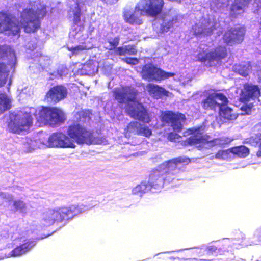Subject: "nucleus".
I'll return each mask as SVG.
<instances>
[{"label": "nucleus", "mask_w": 261, "mask_h": 261, "mask_svg": "<svg viewBox=\"0 0 261 261\" xmlns=\"http://www.w3.org/2000/svg\"><path fill=\"white\" fill-rule=\"evenodd\" d=\"M20 12L18 23H15L11 16L4 12H0V32L6 34L17 35L20 31V26L27 33L34 32L40 28V20L45 15L46 7L40 1L29 2L24 5L22 11Z\"/></svg>", "instance_id": "obj_1"}, {"label": "nucleus", "mask_w": 261, "mask_h": 261, "mask_svg": "<svg viewBox=\"0 0 261 261\" xmlns=\"http://www.w3.org/2000/svg\"><path fill=\"white\" fill-rule=\"evenodd\" d=\"M67 133L70 137L62 133H53L43 144L50 148H74V142L78 144L97 143L93 133L80 123L69 126Z\"/></svg>", "instance_id": "obj_2"}, {"label": "nucleus", "mask_w": 261, "mask_h": 261, "mask_svg": "<svg viewBox=\"0 0 261 261\" xmlns=\"http://www.w3.org/2000/svg\"><path fill=\"white\" fill-rule=\"evenodd\" d=\"M189 158L180 156L165 161L160 165L150 175L147 186L152 192L161 190L164 182L170 183L175 179L180 172V164H188Z\"/></svg>", "instance_id": "obj_3"}, {"label": "nucleus", "mask_w": 261, "mask_h": 261, "mask_svg": "<svg viewBox=\"0 0 261 261\" xmlns=\"http://www.w3.org/2000/svg\"><path fill=\"white\" fill-rule=\"evenodd\" d=\"M113 95L118 103L133 102L128 103L126 108V111L131 117L144 123L150 121L146 109L142 104L135 101L137 91L135 88L129 86L117 88L114 90Z\"/></svg>", "instance_id": "obj_4"}, {"label": "nucleus", "mask_w": 261, "mask_h": 261, "mask_svg": "<svg viewBox=\"0 0 261 261\" xmlns=\"http://www.w3.org/2000/svg\"><path fill=\"white\" fill-rule=\"evenodd\" d=\"M35 111L34 108H31L29 112L25 111L11 113L8 125L9 131L16 134L26 132L32 123V113L34 115Z\"/></svg>", "instance_id": "obj_5"}, {"label": "nucleus", "mask_w": 261, "mask_h": 261, "mask_svg": "<svg viewBox=\"0 0 261 261\" xmlns=\"http://www.w3.org/2000/svg\"><path fill=\"white\" fill-rule=\"evenodd\" d=\"M217 15H207L198 20L192 27L194 34L196 36H210L216 33L220 36L222 33V29L218 21Z\"/></svg>", "instance_id": "obj_6"}, {"label": "nucleus", "mask_w": 261, "mask_h": 261, "mask_svg": "<svg viewBox=\"0 0 261 261\" xmlns=\"http://www.w3.org/2000/svg\"><path fill=\"white\" fill-rule=\"evenodd\" d=\"M16 63L14 50L9 46H0V87L6 84L8 72L14 71Z\"/></svg>", "instance_id": "obj_7"}, {"label": "nucleus", "mask_w": 261, "mask_h": 261, "mask_svg": "<svg viewBox=\"0 0 261 261\" xmlns=\"http://www.w3.org/2000/svg\"><path fill=\"white\" fill-rule=\"evenodd\" d=\"M225 46L220 45L215 49L209 50L204 44H201L197 58L205 66L213 67L220 64L221 60L227 56Z\"/></svg>", "instance_id": "obj_8"}, {"label": "nucleus", "mask_w": 261, "mask_h": 261, "mask_svg": "<svg viewBox=\"0 0 261 261\" xmlns=\"http://www.w3.org/2000/svg\"><path fill=\"white\" fill-rule=\"evenodd\" d=\"M38 115V121L51 126L62 122L64 120L63 112L57 108L43 107Z\"/></svg>", "instance_id": "obj_9"}, {"label": "nucleus", "mask_w": 261, "mask_h": 261, "mask_svg": "<svg viewBox=\"0 0 261 261\" xmlns=\"http://www.w3.org/2000/svg\"><path fill=\"white\" fill-rule=\"evenodd\" d=\"M164 3L163 0H140L136 5L137 10L146 16L155 17L161 12Z\"/></svg>", "instance_id": "obj_10"}, {"label": "nucleus", "mask_w": 261, "mask_h": 261, "mask_svg": "<svg viewBox=\"0 0 261 261\" xmlns=\"http://www.w3.org/2000/svg\"><path fill=\"white\" fill-rule=\"evenodd\" d=\"M177 16L174 10L164 13L153 24V29L158 33L167 32L177 22Z\"/></svg>", "instance_id": "obj_11"}, {"label": "nucleus", "mask_w": 261, "mask_h": 261, "mask_svg": "<svg viewBox=\"0 0 261 261\" xmlns=\"http://www.w3.org/2000/svg\"><path fill=\"white\" fill-rule=\"evenodd\" d=\"M142 75L148 81H162L173 76L174 73L165 72L152 64H146L142 69Z\"/></svg>", "instance_id": "obj_12"}, {"label": "nucleus", "mask_w": 261, "mask_h": 261, "mask_svg": "<svg viewBox=\"0 0 261 261\" xmlns=\"http://www.w3.org/2000/svg\"><path fill=\"white\" fill-rule=\"evenodd\" d=\"M80 4L81 2L78 0H73V4H70V9L68 11V19L74 24L70 35L73 37L75 36L81 29L79 28L81 24V10L79 7Z\"/></svg>", "instance_id": "obj_13"}, {"label": "nucleus", "mask_w": 261, "mask_h": 261, "mask_svg": "<svg viewBox=\"0 0 261 261\" xmlns=\"http://www.w3.org/2000/svg\"><path fill=\"white\" fill-rule=\"evenodd\" d=\"M185 119V116L181 113H174L169 111L162 115V121L167 123L174 130L177 132L181 130Z\"/></svg>", "instance_id": "obj_14"}, {"label": "nucleus", "mask_w": 261, "mask_h": 261, "mask_svg": "<svg viewBox=\"0 0 261 261\" xmlns=\"http://www.w3.org/2000/svg\"><path fill=\"white\" fill-rule=\"evenodd\" d=\"M245 29L243 27H235L226 32L223 36L224 42L229 45L239 44L244 39Z\"/></svg>", "instance_id": "obj_15"}, {"label": "nucleus", "mask_w": 261, "mask_h": 261, "mask_svg": "<svg viewBox=\"0 0 261 261\" xmlns=\"http://www.w3.org/2000/svg\"><path fill=\"white\" fill-rule=\"evenodd\" d=\"M18 240L20 242V244H22L14 248L7 256L5 255L0 258V259H3L5 257H15L21 256L29 251L35 245L34 241L25 239L24 237L18 238Z\"/></svg>", "instance_id": "obj_16"}, {"label": "nucleus", "mask_w": 261, "mask_h": 261, "mask_svg": "<svg viewBox=\"0 0 261 261\" xmlns=\"http://www.w3.org/2000/svg\"><path fill=\"white\" fill-rule=\"evenodd\" d=\"M188 131L189 134L192 135L187 140V142L189 144L195 145L197 147L199 148V149H201L209 144H212V143L209 142L205 136L203 135L200 128L189 129Z\"/></svg>", "instance_id": "obj_17"}, {"label": "nucleus", "mask_w": 261, "mask_h": 261, "mask_svg": "<svg viewBox=\"0 0 261 261\" xmlns=\"http://www.w3.org/2000/svg\"><path fill=\"white\" fill-rule=\"evenodd\" d=\"M226 97L221 93H214L208 96L202 101V106L204 109H215L219 108L223 103H227Z\"/></svg>", "instance_id": "obj_18"}, {"label": "nucleus", "mask_w": 261, "mask_h": 261, "mask_svg": "<svg viewBox=\"0 0 261 261\" xmlns=\"http://www.w3.org/2000/svg\"><path fill=\"white\" fill-rule=\"evenodd\" d=\"M67 94L66 88L62 86H57L51 88L46 94L48 101L57 102L66 97Z\"/></svg>", "instance_id": "obj_19"}, {"label": "nucleus", "mask_w": 261, "mask_h": 261, "mask_svg": "<svg viewBox=\"0 0 261 261\" xmlns=\"http://www.w3.org/2000/svg\"><path fill=\"white\" fill-rule=\"evenodd\" d=\"M126 134L128 133L137 134L148 137L152 134V132L147 126L141 124L140 123L136 121L131 122L127 126L125 129ZM127 134H126L127 136Z\"/></svg>", "instance_id": "obj_20"}, {"label": "nucleus", "mask_w": 261, "mask_h": 261, "mask_svg": "<svg viewBox=\"0 0 261 261\" xmlns=\"http://www.w3.org/2000/svg\"><path fill=\"white\" fill-rule=\"evenodd\" d=\"M59 213L57 209H49L44 212L41 217V223L44 226H49L56 222H60L58 217Z\"/></svg>", "instance_id": "obj_21"}, {"label": "nucleus", "mask_w": 261, "mask_h": 261, "mask_svg": "<svg viewBox=\"0 0 261 261\" xmlns=\"http://www.w3.org/2000/svg\"><path fill=\"white\" fill-rule=\"evenodd\" d=\"M142 16H144L141 13V10H137L135 7L134 12L130 11H125L124 12V18L125 21L131 24L140 25L142 23V20L141 18Z\"/></svg>", "instance_id": "obj_22"}, {"label": "nucleus", "mask_w": 261, "mask_h": 261, "mask_svg": "<svg viewBox=\"0 0 261 261\" xmlns=\"http://www.w3.org/2000/svg\"><path fill=\"white\" fill-rule=\"evenodd\" d=\"M251 0H235L231 7L230 15L237 17L238 15L243 13L245 7Z\"/></svg>", "instance_id": "obj_23"}, {"label": "nucleus", "mask_w": 261, "mask_h": 261, "mask_svg": "<svg viewBox=\"0 0 261 261\" xmlns=\"http://www.w3.org/2000/svg\"><path fill=\"white\" fill-rule=\"evenodd\" d=\"M226 104H222L219 108L220 115L222 118L224 119L225 122H226V120H234L238 116L237 114L233 109L226 106Z\"/></svg>", "instance_id": "obj_24"}, {"label": "nucleus", "mask_w": 261, "mask_h": 261, "mask_svg": "<svg viewBox=\"0 0 261 261\" xmlns=\"http://www.w3.org/2000/svg\"><path fill=\"white\" fill-rule=\"evenodd\" d=\"M149 94L155 98H161L163 95H168V92L164 88L154 84H148L146 87Z\"/></svg>", "instance_id": "obj_25"}, {"label": "nucleus", "mask_w": 261, "mask_h": 261, "mask_svg": "<svg viewBox=\"0 0 261 261\" xmlns=\"http://www.w3.org/2000/svg\"><path fill=\"white\" fill-rule=\"evenodd\" d=\"M57 211L59 213L58 217L60 222L63 220L68 219L74 215V212H77L74 206L70 205L68 207H62L57 208Z\"/></svg>", "instance_id": "obj_26"}, {"label": "nucleus", "mask_w": 261, "mask_h": 261, "mask_svg": "<svg viewBox=\"0 0 261 261\" xmlns=\"http://www.w3.org/2000/svg\"><path fill=\"white\" fill-rule=\"evenodd\" d=\"M233 70L240 75L246 76L248 75L251 70L250 63L245 62L241 64H236L233 66Z\"/></svg>", "instance_id": "obj_27"}, {"label": "nucleus", "mask_w": 261, "mask_h": 261, "mask_svg": "<svg viewBox=\"0 0 261 261\" xmlns=\"http://www.w3.org/2000/svg\"><path fill=\"white\" fill-rule=\"evenodd\" d=\"M221 0H211L210 2L211 11L216 13L219 12L222 9L227 6V1L221 2Z\"/></svg>", "instance_id": "obj_28"}, {"label": "nucleus", "mask_w": 261, "mask_h": 261, "mask_svg": "<svg viewBox=\"0 0 261 261\" xmlns=\"http://www.w3.org/2000/svg\"><path fill=\"white\" fill-rule=\"evenodd\" d=\"M117 52L120 56L133 55L137 53V49L135 46L128 45L117 48Z\"/></svg>", "instance_id": "obj_29"}, {"label": "nucleus", "mask_w": 261, "mask_h": 261, "mask_svg": "<svg viewBox=\"0 0 261 261\" xmlns=\"http://www.w3.org/2000/svg\"><path fill=\"white\" fill-rule=\"evenodd\" d=\"M150 191L149 186H147L146 182H142L132 189V193L141 196L143 194Z\"/></svg>", "instance_id": "obj_30"}, {"label": "nucleus", "mask_w": 261, "mask_h": 261, "mask_svg": "<svg viewBox=\"0 0 261 261\" xmlns=\"http://www.w3.org/2000/svg\"><path fill=\"white\" fill-rule=\"evenodd\" d=\"M10 100L7 95L4 93L0 94V112L2 113L10 107Z\"/></svg>", "instance_id": "obj_31"}, {"label": "nucleus", "mask_w": 261, "mask_h": 261, "mask_svg": "<svg viewBox=\"0 0 261 261\" xmlns=\"http://www.w3.org/2000/svg\"><path fill=\"white\" fill-rule=\"evenodd\" d=\"M89 110H82L76 113L75 115L76 121L79 122H86L90 119Z\"/></svg>", "instance_id": "obj_32"}, {"label": "nucleus", "mask_w": 261, "mask_h": 261, "mask_svg": "<svg viewBox=\"0 0 261 261\" xmlns=\"http://www.w3.org/2000/svg\"><path fill=\"white\" fill-rule=\"evenodd\" d=\"M231 152L238 156L244 158L249 154V149L244 146H237L231 149Z\"/></svg>", "instance_id": "obj_33"}, {"label": "nucleus", "mask_w": 261, "mask_h": 261, "mask_svg": "<svg viewBox=\"0 0 261 261\" xmlns=\"http://www.w3.org/2000/svg\"><path fill=\"white\" fill-rule=\"evenodd\" d=\"M249 143L254 146H258L259 149L257 152L258 156H261V133L252 136L249 139Z\"/></svg>", "instance_id": "obj_34"}, {"label": "nucleus", "mask_w": 261, "mask_h": 261, "mask_svg": "<svg viewBox=\"0 0 261 261\" xmlns=\"http://www.w3.org/2000/svg\"><path fill=\"white\" fill-rule=\"evenodd\" d=\"M68 49L71 51L73 55H77L81 54L84 50L89 49L90 47H87L85 45H80L75 47H67Z\"/></svg>", "instance_id": "obj_35"}, {"label": "nucleus", "mask_w": 261, "mask_h": 261, "mask_svg": "<svg viewBox=\"0 0 261 261\" xmlns=\"http://www.w3.org/2000/svg\"><path fill=\"white\" fill-rule=\"evenodd\" d=\"M68 73V69L62 65L59 67L57 72H55L52 74L53 75L57 77H62L65 76Z\"/></svg>", "instance_id": "obj_36"}, {"label": "nucleus", "mask_w": 261, "mask_h": 261, "mask_svg": "<svg viewBox=\"0 0 261 261\" xmlns=\"http://www.w3.org/2000/svg\"><path fill=\"white\" fill-rule=\"evenodd\" d=\"M252 239V244H257L261 242V227L255 231Z\"/></svg>", "instance_id": "obj_37"}, {"label": "nucleus", "mask_w": 261, "mask_h": 261, "mask_svg": "<svg viewBox=\"0 0 261 261\" xmlns=\"http://www.w3.org/2000/svg\"><path fill=\"white\" fill-rule=\"evenodd\" d=\"M230 152H231V151L229 150L219 151L216 154V158L217 159H226L228 157V155Z\"/></svg>", "instance_id": "obj_38"}, {"label": "nucleus", "mask_w": 261, "mask_h": 261, "mask_svg": "<svg viewBox=\"0 0 261 261\" xmlns=\"http://www.w3.org/2000/svg\"><path fill=\"white\" fill-rule=\"evenodd\" d=\"M14 206L16 210L20 211L21 212H25V205L23 201L20 200L15 201L14 203Z\"/></svg>", "instance_id": "obj_39"}, {"label": "nucleus", "mask_w": 261, "mask_h": 261, "mask_svg": "<svg viewBox=\"0 0 261 261\" xmlns=\"http://www.w3.org/2000/svg\"><path fill=\"white\" fill-rule=\"evenodd\" d=\"M231 141V140L228 138H221L220 139H215L214 143L216 145H219L221 146L227 144Z\"/></svg>", "instance_id": "obj_40"}, {"label": "nucleus", "mask_w": 261, "mask_h": 261, "mask_svg": "<svg viewBox=\"0 0 261 261\" xmlns=\"http://www.w3.org/2000/svg\"><path fill=\"white\" fill-rule=\"evenodd\" d=\"M72 206H74L75 207L76 210L77 212H74V215H76L79 213H82L87 210H88L89 207L88 206L85 205L84 204H79V205H72Z\"/></svg>", "instance_id": "obj_41"}, {"label": "nucleus", "mask_w": 261, "mask_h": 261, "mask_svg": "<svg viewBox=\"0 0 261 261\" xmlns=\"http://www.w3.org/2000/svg\"><path fill=\"white\" fill-rule=\"evenodd\" d=\"M0 198L4 199L6 201L12 200L13 197L11 195L0 192Z\"/></svg>", "instance_id": "obj_42"}, {"label": "nucleus", "mask_w": 261, "mask_h": 261, "mask_svg": "<svg viewBox=\"0 0 261 261\" xmlns=\"http://www.w3.org/2000/svg\"><path fill=\"white\" fill-rule=\"evenodd\" d=\"M119 38L118 37H115L112 39H110L109 43L111 44V48H115L119 44Z\"/></svg>", "instance_id": "obj_43"}, {"label": "nucleus", "mask_w": 261, "mask_h": 261, "mask_svg": "<svg viewBox=\"0 0 261 261\" xmlns=\"http://www.w3.org/2000/svg\"><path fill=\"white\" fill-rule=\"evenodd\" d=\"M126 62L129 64L135 65L138 63V61L137 58H129L126 59Z\"/></svg>", "instance_id": "obj_44"}, {"label": "nucleus", "mask_w": 261, "mask_h": 261, "mask_svg": "<svg viewBox=\"0 0 261 261\" xmlns=\"http://www.w3.org/2000/svg\"><path fill=\"white\" fill-rule=\"evenodd\" d=\"M217 250V248L215 246H210L208 248V252L213 255H216L214 254V252Z\"/></svg>", "instance_id": "obj_45"}, {"label": "nucleus", "mask_w": 261, "mask_h": 261, "mask_svg": "<svg viewBox=\"0 0 261 261\" xmlns=\"http://www.w3.org/2000/svg\"><path fill=\"white\" fill-rule=\"evenodd\" d=\"M27 48L31 50H34L36 47V44L35 43H34V44H32V46H31L29 43H28L27 45Z\"/></svg>", "instance_id": "obj_46"}, {"label": "nucleus", "mask_w": 261, "mask_h": 261, "mask_svg": "<svg viewBox=\"0 0 261 261\" xmlns=\"http://www.w3.org/2000/svg\"><path fill=\"white\" fill-rule=\"evenodd\" d=\"M176 135V134H173V133H171L169 135V136H168V139L171 140V141H172L174 139H175V136Z\"/></svg>", "instance_id": "obj_47"}, {"label": "nucleus", "mask_w": 261, "mask_h": 261, "mask_svg": "<svg viewBox=\"0 0 261 261\" xmlns=\"http://www.w3.org/2000/svg\"><path fill=\"white\" fill-rule=\"evenodd\" d=\"M92 0H84V1L83 2V4L84 5H86V4H87V5H89L91 2H92Z\"/></svg>", "instance_id": "obj_48"}, {"label": "nucleus", "mask_w": 261, "mask_h": 261, "mask_svg": "<svg viewBox=\"0 0 261 261\" xmlns=\"http://www.w3.org/2000/svg\"><path fill=\"white\" fill-rule=\"evenodd\" d=\"M87 67H88V65H84L82 68V70H87Z\"/></svg>", "instance_id": "obj_49"}, {"label": "nucleus", "mask_w": 261, "mask_h": 261, "mask_svg": "<svg viewBox=\"0 0 261 261\" xmlns=\"http://www.w3.org/2000/svg\"><path fill=\"white\" fill-rule=\"evenodd\" d=\"M196 261H210V260L200 259L197 260Z\"/></svg>", "instance_id": "obj_50"}, {"label": "nucleus", "mask_w": 261, "mask_h": 261, "mask_svg": "<svg viewBox=\"0 0 261 261\" xmlns=\"http://www.w3.org/2000/svg\"><path fill=\"white\" fill-rule=\"evenodd\" d=\"M90 73H91L90 70H89L88 72H85V74H90Z\"/></svg>", "instance_id": "obj_51"}, {"label": "nucleus", "mask_w": 261, "mask_h": 261, "mask_svg": "<svg viewBox=\"0 0 261 261\" xmlns=\"http://www.w3.org/2000/svg\"><path fill=\"white\" fill-rule=\"evenodd\" d=\"M19 6L20 5L19 4H18V5H16V7L17 8H18V6Z\"/></svg>", "instance_id": "obj_52"}, {"label": "nucleus", "mask_w": 261, "mask_h": 261, "mask_svg": "<svg viewBox=\"0 0 261 261\" xmlns=\"http://www.w3.org/2000/svg\"><path fill=\"white\" fill-rule=\"evenodd\" d=\"M260 124H261V123H260Z\"/></svg>", "instance_id": "obj_53"}]
</instances>
